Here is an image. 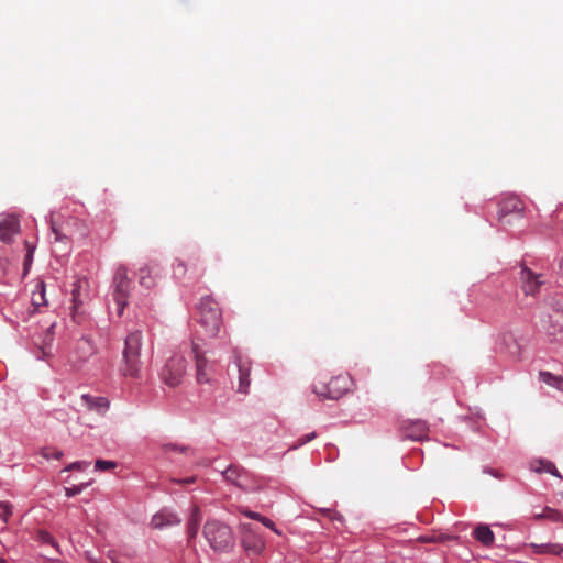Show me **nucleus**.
I'll return each instance as SVG.
<instances>
[{
	"label": "nucleus",
	"instance_id": "nucleus-1",
	"mask_svg": "<svg viewBox=\"0 0 563 563\" xmlns=\"http://www.w3.org/2000/svg\"><path fill=\"white\" fill-rule=\"evenodd\" d=\"M142 347V332L136 330L125 339L123 364L120 368L125 377H137L141 371L140 351Z\"/></svg>",
	"mask_w": 563,
	"mask_h": 563
},
{
	"label": "nucleus",
	"instance_id": "nucleus-2",
	"mask_svg": "<svg viewBox=\"0 0 563 563\" xmlns=\"http://www.w3.org/2000/svg\"><path fill=\"white\" fill-rule=\"evenodd\" d=\"M203 536L217 552H225L234 547V536L231 528L219 520H208L203 527Z\"/></svg>",
	"mask_w": 563,
	"mask_h": 563
},
{
	"label": "nucleus",
	"instance_id": "nucleus-3",
	"mask_svg": "<svg viewBox=\"0 0 563 563\" xmlns=\"http://www.w3.org/2000/svg\"><path fill=\"white\" fill-rule=\"evenodd\" d=\"M199 323L205 329L209 338L218 336L222 325L221 309L212 298L205 297L200 300L199 306Z\"/></svg>",
	"mask_w": 563,
	"mask_h": 563
},
{
	"label": "nucleus",
	"instance_id": "nucleus-4",
	"mask_svg": "<svg viewBox=\"0 0 563 563\" xmlns=\"http://www.w3.org/2000/svg\"><path fill=\"white\" fill-rule=\"evenodd\" d=\"M541 324L544 332L552 338L563 334V299L552 298L542 313Z\"/></svg>",
	"mask_w": 563,
	"mask_h": 563
},
{
	"label": "nucleus",
	"instance_id": "nucleus-5",
	"mask_svg": "<svg viewBox=\"0 0 563 563\" xmlns=\"http://www.w3.org/2000/svg\"><path fill=\"white\" fill-rule=\"evenodd\" d=\"M351 386V377L347 375H338L329 382L318 380L313 385V393L325 399H339L345 395Z\"/></svg>",
	"mask_w": 563,
	"mask_h": 563
},
{
	"label": "nucleus",
	"instance_id": "nucleus-6",
	"mask_svg": "<svg viewBox=\"0 0 563 563\" xmlns=\"http://www.w3.org/2000/svg\"><path fill=\"white\" fill-rule=\"evenodd\" d=\"M186 358L180 354H175L167 361L166 365L162 369L161 377L166 385L175 387L180 384L184 375L186 374Z\"/></svg>",
	"mask_w": 563,
	"mask_h": 563
},
{
	"label": "nucleus",
	"instance_id": "nucleus-7",
	"mask_svg": "<svg viewBox=\"0 0 563 563\" xmlns=\"http://www.w3.org/2000/svg\"><path fill=\"white\" fill-rule=\"evenodd\" d=\"M114 285V301L117 305L118 316H122L123 310L128 303V295L131 287V280L128 278V269L124 266H119L113 277Z\"/></svg>",
	"mask_w": 563,
	"mask_h": 563
},
{
	"label": "nucleus",
	"instance_id": "nucleus-8",
	"mask_svg": "<svg viewBox=\"0 0 563 563\" xmlns=\"http://www.w3.org/2000/svg\"><path fill=\"white\" fill-rule=\"evenodd\" d=\"M525 206L517 197H507L499 203L498 218L503 224H511L510 217L522 218Z\"/></svg>",
	"mask_w": 563,
	"mask_h": 563
},
{
	"label": "nucleus",
	"instance_id": "nucleus-9",
	"mask_svg": "<svg viewBox=\"0 0 563 563\" xmlns=\"http://www.w3.org/2000/svg\"><path fill=\"white\" fill-rule=\"evenodd\" d=\"M96 350L91 341L88 339H81L77 342L76 347L71 356L69 357V364L75 371H80L84 364L95 354Z\"/></svg>",
	"mask_w": 563,
	"mask_h": 563
},
{
	"label": "nucleus",
	"instance_id": "nucleus-10",
	"mask_svg": "<svg viewBox=\"0 0 563 563\" xmlns=\"http://www.w3.org/2000/svg\"><path fill=\"white\" fill-rule=\"evenodd\" d=\"M190 354L196 363V380L198 384H208L211 382V376L208 368V360L199 345L195 342L190 344Z\"/></svg>",
	"mask_w": 563,
	"mask_h": 563
},
{
	"label": "nucleus",
	"instance_id": "nucleus-11",
	"mask_svg": "<svg viewBox=\"0 0 563 563\" xmlns=\"http://www.w3.org/2000/svg\"><path fill=\"white\" fill-rule=\"evenodd\" d=\"M400 428L406 439L412 441H423L428 439L429 427L424 420H405Z\"/></svg>",
	"mask_w": 563,
	"mask_h": 563
},
{
	"label": "nucleus",
	"instance_id": "nucleus-12",
	"mask_svg": "<svg viewBox=\"0 0 563 563\" xmlns=\"http://www.w3.org/2000/svg\"><path fill=\"white\" fill-rule=\"evenodd\" d=\"M20 234V220L14 214L0 216V240L5 244H11L14 238Z\"/></svg>",
	"mask_w": 563,
	"mask_h": 563
},
{
	"label": "nucleus",
	"instance_id": "nucleus-13",
	"mask_svg": "<svg viewBox=\"0 0 563 563\" xmlns=\"http://www.w3.org/2000/svg\"><path fill=\"white\" fill-rule=\"evenodd\" d=\"M234 363L236 364L238 372H239V385H238V391L241 394H247L251 379V361L247 358H244L242 355L236 354L234 357Z\"/></svg>",
	"mask_w": 563,
	"mask_h": 563
},
{
	"label": "nucleus",
	"instance_id": "nucleus-14",
	"mask_svg": "<svg viewBox=\"0 0 563 563\" xmlns=\"http://www.w3.org/2000/svg\"><path fill=\"white\" fill-rule=\"evenodd\" d=\"M521 280L525 294L530 296H536L540 287L544 284L542 275H537L529 268L521 271Z\"/></svg>",
	"mask_w": 563,
	"mask_h": 563
},
{
	"label": "nucleus",
	"instance_id": "nucleus-15",
	"mask_svg": "<svg viewBox=\"0 0 563 563\" xmlns=\"http://www.w3.org/2000/svg\"><path fill=\"white\" fill-rule=\"evenodd\" d=\"M181 522L180 517L169 510H162L152 517L151 526L154 529H163L172 526H177Z\"/></svg>",
	"mask_w": 563,
	"mask_h": 563
},
{
	"label": "nucleus",
	"instance_id": "nucleus-16",
	"mask_svg": "<svg viewBox=\"0 0 563 563\" xmlns=\"http://www.w3.org/2000/svg\"><path fill=\"white\" fill-rule=\"evenodd\" d=\"M242 545L243 548L252 553V554H260L265 548V542L262 537L255 534L251 530L246 531L242 536Z\"/></svg>",
	"mask_w": 563,
	"mask_h": 563
},
{
	"label": "nucleus",
	"instance_id": "nucleus-17",
	"mask_svg": "<svg viewBox=\"0 0 563 563\" xmlns=\"http://www.w3.org/2000/svg\"><path fill=\"white\" fill-rule=\"evenodd\" d=\"M81 401L82 405L87 407V409L96 411L100 415L104 413L109 407V401L104 397H93L85 394L81 396Z\"/></svg>",
	"mask_w": 563,
	"mask_h": 563
},
{
	"label": "nucleus",
	"instance_id": "nucleus-18",
	"mask_svg": "<svg viewBox=\"0 0 563 563\" xmlns=\"http://www.w3.org/2000/svg\"><path fill=\"white\" fill-rule=\"evenodd\" d=\"M225 481L232 483L233 485L246 490L245 484V474L236 466H229L224 472H222Z\"/></svg>",
	"mask_w": 563,
	"mask_h": 563
},
{
	"label": "nucleus",
	"instance_id": "nucleus-19",
	"mask_svg": "<svg viewBox=\"0 0 563 563\" xmlns=\"http://www.w3.org/2000/svg\"><path fill=\"white\" fill-rule=\"evenodd\" d=\"M474 538L485 547L493 545L495 541L494 532L487 525H478L473 532Z\"/></svg>",
	"mask_w": 563,
	"mask_h": 563
},
{
	"label": "nucleus",
	"instance_id": "nucleus-20",
	"mask_svg": "<svg viewBox=\"0 0 563 563\" xmlns=\"http://www.w3.org/2000/svg\"><path fill=\"white\" fill-rule=\"evenodd\" d=\"M536 553L543 554L549 553L553 555H560L563 552V547L558 543H542V544H532Z\"/></svg>",
	"mask_w": 563,
	"mask_h": 563
},
{
	"label": "nucleus",
	"instance_id": "nucleus-21",
	"mask_svg": "<svg viewBox=\"0 0 563 563\" xmlns=\"http://www.w3.org/2000/svg\"><path fill=\"white\" fill-rule=\"evenodd\" d=\"M32 305L35 308L47 305V300L45 298V285L43 282L36 285V290L32 295Z\"/></svg>",
	"mask_w": 563,
	"mask_h": 563
},
{
	"label": "nucleus",
	"instance_id": "nucleus-22",
	"mask_svg": "<svg viewBox=\"0 0 563 563\" xmlns=\"http://www.w3.org/2000/svg\"><path fill=\"white\" fill-rule=\"evenodd\" d=\"M540 379L549 386L563 390V378L549 372H540Z\"/></svg>",
	"mask_w": 563,
	"mask_h": 563
},
{
	"label": "nucleus",
	"instance_id": "nucleus-23",
	"mask_svg": "<svg viewBox=\"0 0 563 563\" xmlns=\"http://www.w3.org/2000/svg\"><path fill=\"white\" fill-rule=\"evenodd\" d=\"M538 519H547L553 522L563 521V515L553 508L545 507L541 514L536 515Z\"/></svg>",
	"mask_w": 563,
	"mask_h": 563
},
{
	"label": "nucleus",
	"instance_id": "nucleus-24",
	"mask_svg": "<svg viewBox=\"0 0 563 563\" xmlns=\"http://www.w3.org/2000/svg\"><path fill=\"white\" fill-rule=\"evenodd\" d=\"M140 284L145 288H152L154 286V277L152 276V272L148 267H143L140 269Z\"/></svg>",
	"mask_w": 563,
	"mask_h": 563
},
{
	"label": "nucleus",
	"instance_id": "nucleus-25",
	"mask_svg": "<svg viewBox=\"0 0 563 563\" xmlns=\"http://www.w3.org/2000/svg\"><path fill=\"white\" fill-rule=\"evenodd\" d=\"M533 471H536V472H547V473H550L552 475H555V476L560 477V473L558 472L555 465L553 463H551V462L539 461L538 462V466L533 465Z\"/></svg>",
	"mask_w": 563,
	"mask_h": 563
},
{
	"label": "nucleus",
	"instance_id": "nucleus-26",
	"mask_svg": "<svg viewBox=\"0 0 563 563\" xmlns=\"http://www.w3.org/2000/svg\"><path fill=\"white\" fill-rule=\"evenodd\" d=\"M12 515V506L8 503H0V522L5 525Z\"/></svg>",
	"mask_w": 563,
	"mask_h": 563
},
{
	"label": "nucleus",
	"instance_id": "nucleus-27",
	"mask_svg": "<svg viewBox=\"0 0 563 563\" xmlns=\"http://www.w3.org/2000/svg\"><path fill=\"white\" fill-rule=\"evenodd\" d=\"M41 454L44 459L46 460H49V459H56V460H60L63 457V452L55 449V448H44L42 451H41Z\"/></svg>",
	"mask_w": 563,
	"mask_h": 563
},
{
	"label": "nucleus",
	"instance_id": "nucleus-28",
	"mask_svg": "<svg viewBox=\"0 0 563 563\" xmlns=\"http://www.w3.org/2000/svg\"><path fill=\"white\" fill-rule=\"evenodd\" d=\"M117 467V463L112 461L97 460L95 463L96 471L106 472Z\"/></svg>",
	"mask_w": 563,
	"mask_h": 563
},
{
	"label": "nucleus",
	"instance_id": "nucleus-29",
	"mask_svg": "<svg viewBox=\"0 0 563 563\" xmlns=\"http://www.w3.org/2000/svg\"><path fill=\"white\" fill-rule=\"evenodd\" d=\"M88 466H89V462L77 461V462H74V463H70L69 465H67L64 468V471H66V472H69V471H84Z\"/></svg>",
	"mask_w": 563,
	"mask_h": 563
},
{
	"label": "nucleus",
	"instance_id": "nucleus-30",
	"mask_svg": "<svg viewBox=\"0 0 563 563\" xmlns=\"http://www.w3.org/2000/svg\"><path fill=\"white\" fill-rule=\"evenodd\" d=\"M316 432H311L309 434H306L301 438H299L295 444H292L291 449H298L299 446L306 444L307 442L313 440L316 438Z\"/></svg>",
	"mask_w": 563,
	"mask_h": 563
},
{
	"label": "nucleus",
	"instance_id": "nucleus-31",
	"mask_svg": "<svg viewBox=\"0 0 563 563\" xmlns=\"http://www.w3.org/2000/svg\"><path fill=\"white\" fill-rule=\"evenodd\" d=\"M88 484H81L74 487H66L65 493L67 497H74L82 492L84 488H86Z\"/></svg>",
	"mask_w": 563,
	"mask_h": 563
},
{
	"label": "nucleus",
	"instance_id": "nucleus-32",
	"mask_svg": "<svg viewBox=\"0 0 563 563\" xmlns=\"http://www.w3.org/2000/svg\"><path fill=\"white\" fill-rule=\"evenodd\" d=\"M187 273V264H185L184 262L179 261L175 266H174V275L178 278L180 277H184Z\"/></svg>",
	"mask_w": 563,
	"mask_h": 563
},
{
	"label": "nucleus",
	"instance_id": "nucleus-33",
	"mask_svg": "<svg viewBox=\"0 0 563 563\" xmlns=\"http://www.w3.org/2000/svg\"><path fill=\"white\" fill-rule=\"evenodd\" d=\"M189 522H195L197 525H200V521H201V511H200V508L198 506H194L192 507V510H191V515H190V518L188 520Z\"/></svg>",
	"mask_w": 563,
	"mask_h": 563
},
{
	"label": "nucleus",
	"instance_id": "nucleus-34",
	"mask_svg": "<svg viewBox=\"0 0 563 563\" xmlns=\"http://www.w3.org/2000/svg\"><path fill=\"white\" fill-rule=\"evenodd\" d=\"M189 522H195L197 525H200V521H201V511H200V508L198 506H194L192 507V510H191V515H190V518L188 520Z\"/></svg>",
	"mask_w": 563,
	"mask_h": 563
},
{
	"label": "nucleus",
	"instance_id": "nucleus-35",
	"mask_svg": "<svg viewBox=\"0 0 563 563\" xmlns=\"http://www.w3.org/2000/svg\"><path fill=\"white\" fill-rule=\"evenodd\" d=\"M198 529H199V525L188 521L187 533H188L189 538H195L197 536Z\"/></svg>",
	"mask_w": 563,
	"mask_h": 563
},
{
	"label": "nucleus",
	"instance_id": "nucleus-36",
	"mask_svg": "<svg viewBox=\"0 0 563 563\" xmlns=\"http://www.w3.org/2000/svg\"><path fill=\"white\" fill-rule=\"evenodd\" d=\"M260 521H261L265 527H267V528L272 529V530H273L274 532H276L277 534H279V533H280V532L276 529L275 523H274L271 519H268V518H266V517H263V516H262V519H261Z\"/></svg>",
	"mask_w": 563,
	"mask_h": 563
},
{
	"label": "nucleus",
	"instance_id": "nucleus-37",
	"mask_svg": "<svg viewBox=\"0 0 563 563\" xmlns=\"http://www.w3.org/2000/svg\"><path fill=\"white\" fill-rule=\"evenodd\" d=\"M25 246H26V250H27L26 257H25V266H26L32 261L34 247L31 246L29 242H25Z\"/></svg>",
	"mask_w": 563,
	"mask_h": 563
},
{
	"label": "nucleus",
	"instance_id": "nucleus-38",
	"mask_svg": "<svg viewBox=\"0 0 563 563\" xmlns=\"http://www.w3.org/2000/svg\"><path fill=\"white\" fill-rule=\"evenodd\" d=\"M40 539L43 541V542H46V543H54L52 537L49 536L48 532H44V531H41L40 532Z\"/></svg>",
	"mask_w": 563,
	"mask_h": 563
},
{
	"label": "nucleus",
	"instance_id": "nucleus-39",
	"mask_svg": "<svg viewBox=\"0 0 563 563\" xmlns=\"http://www.w3.org/2000/svg\"><path fill=\"white\" fill-rule=\"evenodd\" d=\"M53 328H54V324H52L47 329V334H46V338H45V345L49 344L53 341V333H52Z\"/></svg>",
	"mask_w": 563,
	"mask_h": 563
},
{
	"label": "nucleus",
	"instance_id": "nucleus-40",
	"mask_svg": "<svg viewBox=\"0 0 563 563\" xmlns=\"http://www.w3.org/2000/svg\"><path fill=\"white\" fill-rule=\"evenodd\" d=\"M245 515L251 518V519H254V520H261L262 519V515L258 514V512H254V511H245Z\"/></svg>",
	"mask_w": 563,
	"mask_h": 563
},
{
	"label": "nucleus",
	"instance_id": "nucleus-41",
	"mask_svg": "<svg viewBox=\"0 0 563 563\" xmlns=\"http://www.w3.org/2000/svg\"><path fill=\"white\" fill-rule=\"evenodd\" d=\"M176 483H181V484H192L196 482V476H190V477H187V478H184V479H175Z\"/></svg>",
	"mask_w": 563,
	"mask_h": 563
},
{
	"label": "nucleus",
	"instance_id": "nucleus-42",
	"mask_svg": "<svg viewBox=\"0 0 563 563\" xmlns=\"http://www.w3.org/2000/svg\"><path fill=\"white\" fill-rule=\"evenodd\" d=\"M52 231L55 234V240L56 241H62L63 240L64 236L62 235V233L57 230V228L54 224H52Z\"/></svg>",
	"mask_w": 563,
	"mask_h": 563
},
{
	"label": "nucleus",
	"instance_id": "nucleus-43",
	"mask_svg": "<svg viewBox=\"0 0 563 563\" xmlns=\"http://www.w3.org/2000/svg\"><path fill=\"white\" fill-rule=\"evenodd\" d=\"M167 449L179 450L180 452H186L187 451V448H178L176 444H169V445H167Z\"/></svg>",
	"mask_w": 563,
	"mask_h": 563
},
{
	"label": "nucleus",
	"instance_id": "nucleus-44",
	"mask_svg": "<svg viewBox=\"0 0 563 563\" xmlns=\"http://www.w3.org/2000/svg\"><path fill=\"white\" fill-rule=\"evenodd\" d=\"M509 353L514 356H518L520 354V347L517 344H515V349L509 350Z\"/></svg>",
	"mask_w": 563,
	"mask_h": 563
},
{
	"label": "nucleus",
	"instance_id": "nucleus-45",
	"mask_svg": "<svg viewBox=\"0 0 563 563\" xmlns=\"http://www.w3.org/2000/svg\"><path fill=\"white\" fill-rule=\"evenodd\" d=\"M74 309L77 310L78 309V300H77V296H76V290H74Z\"/></svg>",
	"mask_w": 563,
	"mask_h": 563
},
{
	"label": "nucleus",
	"instance_id": "nucleus-46",
	"mask_svg": "<svg viewBox=\"0 0 563 563\" xmlns=\"http://www.w3.org/2000/svg\"><path fill=\"white\" fill-rule=\"evenodd\" d=\"M191 267H192V271H196L197 268V263H190Z\"/></svg>",
	"mask_w": 563,
	"mask_h": 563
},
{
	"label": "nucleus",
	"instance_id": "nucleus-47",
	"mask_svg": "<svg viewBox=\"0 0 563 563\" xmlns=\"http://www.w3.org/2000/svg\"><path fill=\"white\" fill-rule=\"evenodd\" d=\"M0 563H8V562L3 559H0Z\"/></svg>",
	"mask_w": 563,
	"mask_h": 563
},
{
	"label": "nucleus",
	"instance_id": "nucleus-48",
	"mask_svg": "<svg viewBox=\"0 0 563 563\" xmlns=\"http://www.w3.org/2000/svg\"><path fill=\"white\" fill-rule=\"evenodd\" d=\"M43 354H46L45 346H42Z\"/></svg>",
	"mask_w": 563,
	"mask_h": 563
}]
</instances>
